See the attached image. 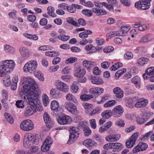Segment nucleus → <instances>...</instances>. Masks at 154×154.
I'll return each mask as SVG.
<instances>
[{
  "label": "nucleus",
  "mask_w": 154,
  "mask_h": 154,
  "mask_svg": "<svg viewBox=\"0 0 154 154\" xmlns=\"http://www.w3.org/2000/svg\"><path fill=\"white\" fill-rule=\"evenodd\" d=\"M42 101L44 105L45 106H47L49 103V99L48 96L45 94L43 95Z\"/></svg>",
  "instance_id": "8fccbe9b"
},
{
  "label": "nucleus",
  "mask_w": 154,
  "mask_h": 154,
  "mask_svg": "<svg viewBox=\"0 0 154 154\" xmlns=\"http://www.w3.org/2000/svg\"><path fill=\"white\" fill-rule=\"evenodd\" d=\"M23 35L25 37L30 39L36 41L38 39V37L36 35H31L27 33H24Z\"/></svg>",
  "instance_id": "ea45409f"
},
{
  "label": "nucleus",
  "mask_w": 154,
  "mask_h": 154,
  "mask_svg": "<svg viewBox=\"0 0 154 154\" xmlns=\"http://www.w3.org/2000/svg\"><path fill=\"white\" fill-rule=\"evenodd\" d=\"M113 93L116 94V96L118 98H121L123 96V92L119 87H116L113 89Z\"/></svg>",
  "instance_id": "bb28decb"
},
{
  "label": "nucleus",
  "mask_w": 154,
  "mask_h": 154,
  "mask_svg": "<svg viewBox=\"0 0 154 154\" xmlns=\"http://www.w3.org/2000/svg\"><path fill=\"white\" fill-rule=\"evenodd\" d=\"M90 124L91 127L94 129H95L96 128L97 125L96 123V121L94 119H92L90 120Z\"/></svg>",
  "instance_id": "0e129e2a"
},
{
  "label": "nucleus",
  "mask_w": 154,
  "mask_h": 154,
  "mask_svg": "<svg viewBox=\"0 0 154 154\" xmlns=\"http://www.w3.org/2000/svg\"><path fill=\"white\" fill-rule=\"evenodd\" d=\"M93 74L96 75H100L101 72L99 70L97 67H95L93 70Z\"/></svg>",
  "instance_id": "052dcab7"
},
{
  "label": "nucleus",
  "mask_w": 154,
  "mask_h": 154,
  "mask_svg": "<svg viewBox=\"0 0 154 154\" xmlns=\"http://www.w3.org/2000/svg\"><path fill=\"white\" fill-rule=\"evenodd\" d=\"M138 132L135 133L127 140L125 144L127 148H130L134 145L138 138Z\"/></svg>",
  "instance_id": "9d476101"
},
{
  "label": "nucleus",
  "mask_w": 154,
  "mask_h": 154,
  "mask_svg": "<svg viewBox=\"0 0 154 154\" xmlns=\"http://www.w3.org/2000/svg\"><path fill=\"white\" fill-rule=\"evenodd\" d=\"M26 85L23 86L20 92L21 95H25L28 93L29 100L31 101L32 97H39L40 91L38 88V87L35 82L33 79L30 78L25 79Z\"/></svg>",
  "instance_id": "f257e3e1"
},
{
  "label": "nucleus",
  "mask_w": 154,
  "mask_h": 154,
  "mask_svg": "<svg viewBox=\"0 0 154 154\" xmlns=\"http://www.w3.org/2000/svg\"><path fill=\"white\" fill-rule=\"evenodd\" d=\"M89 79L91 82L94 84L100 85L103 83V81L102 79L98 76H90Z\"/></svg>",
  "instance_id": "6ab92c4d"
},
{
  "label": "nucleus",
  "mask_w": 154,
  "mask_h": 154,
  "mask_svg": "<svg viewBox=\"0 0 154 154\" xmlns=\"http://www.w3.org/2000/svg\"><path fill=\"white\" fill-rule=\"evenodd\" d=\"M68 5L65 3H62L59 5L58 7L62 10H67Z\"/></svg>",
  "instance_id": "13d9d810"
},
{
  "label": "nucleus",
  "mask_w": 154,
  "mask_h": 154,
  "mask_svg": "<svg viewBox=\"0 0 154 154\" xmlns=\"http://www.w3.org/2000/svg\"><path fill=\"white\" fill-rule=\"evenodd\" d=\"M149 59L146 57H141L137 60V63L140 66H143L147 64L149 61Z\"/></svg>",
  "instance_id": "c756f323"
},
{
  "label": "nucleus",
  "mask_w": 154,
  "mask_h": 154,
  "mask_svg": "<svg viewBox=\"0 0 154 154\" xmlns=\"http://www.w3.org/2000/svg\"><path fill=\"white\" fill-rule=\"evenodd\" d=\"M66 98L68 101H71L75 104H77L78 101L77 99L72 94L68 93L66 96Z\"/></svg>",
  "instance_id": "f704fd0d"
},
{
  "label": "nucleus",
  "mask_w": 154,
  "mask_h": 154,
  "mask_svg": "<svg viewBox=\"0 0 154 154\" xmlns=\"http://www.w3.org/2000/svg\"><path fill=\"white\" fill-rule=\"evenodd\" d=\"M123 112V108L120 105L116 106L113 112V115L114 117L118 118L121 116Z\"/></svg>",
  "instance_id": "aec40b11"
},
{
  "label": "nucleus",
  "mask_w": 154,
  "mask_h": 154,
  "mask_svg": "<svg viewBox=\"0 0 154 154\" xmlns=\"http://www.w3.org/2000/svg\"><path fill=\"white\" fill-rule=\"evenodd\" d=\"M79 24L82 26H85L86 24V22L85 20L83 19L80 18L78 20Z\"/></svg>",
  "instance_id": "338daca9"
},
{
  "label": "nucleus",
  "mask_w": 154,
  "mask_h": 154,
  "mask_svg": "<svg viewBox=\"0 0 154 154\" xmlns=\"http://www.w3.org/2000/svg\"><path fill=\"white\" fill-rule=\"evenodd\" d=\"M56 86L58 90L65 92L68 91L69 88L66 84L58 80L56 82Z\"/></svg>",
  "instance_id": "2eb2a0df"
},
{
  "label": "nucleus",
  "mask_w": 154,
  "mask_h": 154,
  "mask_svg": "<svg viewBox=\"0 0 154 154\" xmlns=\"http://www.w3.org/2000/svg\"><path fill=\"white\" fill-rule=\"evenodd\" d=\"M4 49L6 52L13 54L14 52V49L12 46L8 45H5L4 46Z\"/></svg>",
  "instance_id": "4c0bfd02"
},
{
  "label": "nucleus",
  "mask_w": 154,
  "mask_h": 154,
  "mask_svg": "<svg viewBox=\"0 0 154 154\" xmlns=\"http://www.w3.org/2000/svg\"><path fill=\"white\" fill-rule=\"evenodd\" d=\"M112 115L110 110H107L102 113L101 116L103 118L109 119L111 117Z\"/></svg>",
  "instance_id": "79ce46f5"
},
{
  "label": "nucleus",
  "mask_w": 154,
  "mask_h": 154,
  "mask_svg": "<svg viewBox=\"0 0 154 154\" xmlns=\"http://www.w3.org/2000/svg\"><path fill=\"white\" fill-rule=\"evenodd\" d=\"M92 33V31L87 30H85L84 32H81L79 34V36L82 38H85L88 37V34H91Z\"/></svg>",
  "instance_id": "2f4dec72"
},
{
  "label": "nucleus",
  "mask_w": 154,
  "mask_h": 154,
  "mask_svg": "<svg viewBox=\"0 0 154 154\" xmlns=\"http://www.w3.org/2000/svg\"><path fill=\"white\" fill-rule=\"evenodd\" d=\"M4 116L7 121L10 124H12L14 122V120L12 116L10 114L7 113H5Z\"/></svg>",
  "instance_id": "a18cd8bd"
},
{
  "label": "nucleus",
  "mask_w": 154,
  "mask_h": 154,
  "mask_svg": "<svg viewBox=\"0 0 154 154\" xmlns=\"http://www.w3.org/2000/svg\"><path fill=\"white\" fill-rule=\"evenodd\" d=\"M77 60V59L75 57H70L66 60L65 63L66 64L72 63Z\"/></svg>",
  "instance_id": "09e8293b"
},
{
  "label": "nucleus",
  "mask_w": 154,
  "mask_h": 154,
  "mask_svg": "<svg viewBox=\"0 0 154 154\" xmlns=\"http://www.w3.org/2000/svg\"><path fill=\"white\" fill-rule=\"evenodd\" d=\"M112 143H109L104 145L103 148L104 149L108 150L112 148Z\"/></svg>",
  "instance_id": "774afa93"
},
{
  "label": "nucleus",
  "mask_w": 154,
  "mask_h": 154,
  "mask_svg": "<svg viewBox=\"0 0 154 154\" xmlns=\"http://www.w3.org/2000/svg\"><path fill=\"white\" fill-rule=\"evenodd\" d=\"M70 134L69 139L67 142V143L71 144L73 143L74 140L78 137L79 133L78 132V129L75 127H72L70 128Z\"/></svg>",
  "instance_id": "0eeeda50"
},
{
  "label": "nucleus",
  "mask_w": 154,
  "mask_h": 154,
  "mask_svg": "<svg viewBox=\"0 0 154 154\" xmlns=\"http://www.w3.org/2000/svg\"><path fill=\"white\" fill-rule=\"evenodd\" d=\"M60 60L61 59L60 57H56L53 59L52 63L53 65H56L58 64Z\"/></svg>",
  "instance_id": "e2e57ef3"
},
{
  "label": "nucleus",
  "mask_w": 154,
  "mask_h": 154,
  "mask_svg": "<svg viewBox=\"0 0 154 154\" xmlns=\"http://www.w3.org/2000/svg\"><path fill=\"white\" fill-rule=\"evenodd\" d=\"M51 109L56 112L60 110L59 103L55 100H53L51 103Z\"/></svg>",
  "instance_id": "a878e982"
},
{
  "label": "nucleus",
  "mask_w": 154,
  "mask_h": 154,
  "mask_svg": "<svg viewBox=\"0 0 154 154\" xmlns=\"http://www.w3.org/2000/svg\"><path fill=\"white\" fill-rule=\"evenodd\" d=\"M120 138V135L119 134H117L107 136L105 138V140L108 141L113 142L117 141Z\"/></svg>",
  "instance_id": "b1692460"
},
{
  "label": "nucleus",
  "mask_w": 154,
  "mask_h": 154,
  "mask_svg": "<svg viewBox=\"0 0 154 154\" xmlns=\"http://www.w3.org/2000/svg\"><path fill=\"white\" fill-rule=\"evenodd\" d=\"M130 29L129 26H122L120 29L118 31H116V36H124L126 35V33L129 31Z\"/></svg>",
  "instance_id": "a211bd4d"
},
{
  "label": "nucleus",
  "mask_w": 154,
  "mask_h": 154,
  "mask_svg": "<svg viewBox=\"0 0 154 154\" xmlns=\"http://www.w3.org/2000/svg\"><path fill=\"white\" fill-rule=\"evenodd\" d=\"M47 10L48 11L47 14L50 16L53 17H55L56 15L54 13V8L51 6L48 7L47 8Z\"/></svg>",
  "instance_id": "e433bc0d"
},
{
  "label": "nucleus",
  "mask_w": 154,
  "mask_h": 154,
  "mask_svg": "<svg viewBox=\"0 0 154 154\" xmlns=\"http://www.w3.org/2000/svg\"><path fill=\"white\" fill-rule=\"evenodd\" d=\"M86 72L85 70L83 68L81 67L77 69V72L75 73V75L78 78L83 77Z\"/></svg>",
  "instance_id": "c85d7f7f"
},
{
  "label": "nucleus",
  "mask_w": 154,
  "mask_h": 154,
  "mask_svg": "<svg viewBox=\"0 0 154 154\" xmlns=\"http://www.w3.org/2000/svg\"><path fill=\"white\" fill-rule=\"evenodd\" d=\"M15 63L12 60H6L0 64V76L3 77L6 72H9L14 69Z\"/></svg>",
  "instance_id": "f03ea898"
},
{
  "label": "nucleus",
  "mask_w": 154,
  "mask_h": 154,
  "mask_svg": "<svg viewBox=\"0 0 154 154\" xmlns=\"http://www.w3.org/2000/svg\"><path fill=\"white\" fill-rule=\"evenodd\" d=\"M43 117L44 122L46 124L48 128H50L53 126L54 123V121L51 119L47 112H45L43 115Z\"/></svg>",
  "instance_id": "ddd939ff"
},
{
  "label": "nucleus",
  "mask_w": 154,
  "mask_h": 154,
  "mask_svg": "<svg viewBox=\"0 0 154 154\" xmlns=\"http://www.w3.org/2000/svg\"><path fill=\"white\" fill-rule=\"evenodd\" d=\"M82 13L85 16L87 17H91L92 16L93 13V8L91 10L85 9L82 10Z\"/></svg>",
  "instance_id": "72a5a7b5"
},
{
  "label": "nucleus",
  "mask_w": 154,
  "mask_h": 154,
  "mask_svg": "<svg viewBox=\"0 0 154 154\" xmlns=\"http://www.w3.org/2000/svg\"><path fill=\"white\" fill-rule=\"evenodd\" d=\"M96 41L97 44L98 45H102L105 42V40L103 38L99 37L96 38Z\"/></svg>",
  "instance_id": "de8ad7c7"
},
{
  "label": "nucleus",
  "mask_w": 154,
  "mask_h": 154,
  "mask_svg": "<svg viewBox=\"0 0 154 154\" xmlns=\"http://www.w3.org/2000/svg\"><path fill=\"white\" fill-rule=\"evenodd\" d=\"M29 101V104L27 106L26 108L25 111H24V115L25 116H30L36 112V105L38 103V100L36 98V99H34L32 97V100L31 101L29 100V97H27Z\"/></svg>",
  "instance_id": "7ed1b4c3"
},
{
  "label": "nucleus",
  "mask_w": 154,
  "mask_h": 154,
  "mask_svg": "<svg viewBox=\"0 0 154 154\" xmlns=\"http://www.w3.org/2000/svg\"><path fill=\"white\" fill-rule=\"evenodd\" d=\"M21 56L18 57L17 62L19 63H21L25 60L28 57L29 55V50L25 47H22L20 49Z\"/></svg>",
  "instance_id": "6e6552de"
},
{
  "label": "nucleus",
  "mask_w": 154,
  "mask_h": 154,
  "mask_svg": "<svg viewBox=\"0 0 154 154\" xmlns=\"http://www.w3.org/2000/svg\"><path fill=\"white\" fill-rule=\"evenodd\" d=\"M34 125L33 123L29 119L22 122L20 125V128L23 130L29 131L33 129Z\"/></svg>",
  "instance_id": "1a4fd4ad"
},
{
  "label": "nucleus",
  "mask_w": 154,
  "mask_h": 154,
  "mask_svg": "<svg viewBox=\"0 0 154 154\" xmlns=\"http://www.w3.org/2000/svg\"><path fill=\"white\" fill-rule=\"evenodd\" d=\"M110 63L108 62L104 61L101 63V67L104 69H106L109 67Z\"/></svg>",
  "instance_id": "680f3d73"
},
{
  "label": "nucleus",
  "mask_w": 154,
  "mask_h": 154,
  "mask_svg": "<svg viewBox=\"0 0 154 154\" xmlns=\"http://www.w3.org/2000/svg\"><path fill=\"white\" fill-rule=\"evenodd\" d=\"M57 38L62 41L66 42L69 39L70 36L63 34H61L58 36Z\"/></svg>",
  "instance_id": "c03bdc74"
},
{
  "label": "nucleus",
  "mask_w": 154,
  "mask_h": 154,
  "mask_svg": "<svg viewBox=\"0 0 154 154\" xmlns=\"http://www.w3.org/2000/svg\"><path fill=\"white\" fill-rule=\"evenodd\" d=\"M94 96L93 95L83 94L80 96V99L83 101H88L93 98Z\"/></svg>",
  "instance_id": "c9c22d12"
},
{
  "label": "nucleus",
  "mask_w": 154,
  "mask_h": 154,
  "mask_svg": "<svg viewBox=\"0 0 154 154\" xmlns=\"http://www.w3.org/2000/svg\"><path fill=\"white\" fill-rule=\"evenodd\" d=\"M103 89L101 88L96 87L90 88L89 90V93L93 94L94 96L99 95L103 92Z\"/></svg>",
  "instance_id": "5701e85b"
},
{
  "label": "nucleus",
  "mask_w": 154,
  "mask_h": 154,
  "mask_svg": "<svg viewBox=\"0 0 154 154\" xmlns=\"http://www.w3.org/2000/svg\"><path fill=\"white\" fill-rule=\"evenodd\" d=\"M65 107L70 113L75 115H77L78 111L76 106L70 102H67L65 104Z\"/></svg>",
  "instance_id": "9b49d317"
},
{
  "label": "nucleus",
  "mask_w": 154,
  "mask_h": 154,
  "mask_svg": "<svg viewBox=\"0 0 154 154\" xmlns=\"http://www.w3.org/2000/svg\"><path fill=\"white\" fill-rule=\"evenodd\" d=\"M32 134H30L24 137L23 140V146L26 148L30 147L32 145Z\"/></svg>",
  "instance_id": "f3484780"
},
{
  "label": "nucleus",
  "mask_w": 154,
  "mask_h": 154,
  "mask_svg": "<svg viewBox=\"0 0 154 154\" xmlns=\"http://www.w3.org/2000/svg\"><path fill=\"white\" fill-rule=\"evenodd\" d=\"M149 114L147 113L144 115H140L138 116L137 120V123L140 125L144 123L149 119Z\"/></svg>",
  "instance_id": "dca6fc26"
},
{
  "label": "nucleus",
  "mask_w": 154,
  "mask_h": 154,
  "mask_svg": "<svg viewBox=\"0 0 154 154\" xmlns=\"http://www.w3.org/2000/svg\"><path fill=\"white\" fill-rule=\"evenodd\" d=\"M39 97H39H33V99H36H36H37L38 100V104H37V105H36V106H36L37 107H36V111H42V110H43V109H42V108L41 106H40V101L39 100V99H38V97Z\"/></svg>",
  "instance_id": "6e6d98bb"
},
{
  "label": "nucleus",
  "mask_w": 154,
  "mask_h": 154,
  "mask_svg": "<svg viewBox=\"0 0 154 154\" xmlns=\"http://www.w3.org/2000/svg\"><path fill=\"white\" fill-rule=\"evenodd\" d=\"M101 109L98 107H96L90 113L91 116H93L96 114H98L100 112Z\"/></svg>",
  "instance_id": "5fc2aeb1"
},
{
  "label": "nucleus",
  "mask_w": 154,
  "mask_h": 154,
  "mask_svg": "<svg viewBox=\"0 0 154 154\" xmlns=\"http://www.w3.org/2000/svg\"><path fill=\"white\" fill-rule=\"evenodd\" d=\"M93 11L98 16L105 15L107 14L106 11L103 8H93Z\"/></svg>",
  "instance_id": "393cba45"
},
{
  "label": "nucleus",
  "mask_w": 154,
  "mask_h": 154,
  "mask_svg": "<svg viewBox=\"0 0 154 154\" xmlns=\"http://www.w3.org/2000/svg\"><path fill=\"white\" fill-rule=\"evenodd\" d=\"M148 148L147 144L145 143H140L133 149V152L134 153H137L140 151L145 150Z\"/></svg>",
  "instance_id": "4468645a"
},
{
  "label": "nucleus",
  "mask_w": 154,
  "mask_h": 154,
  "mask_svg": "<svg viewBox=\"0 0 154 154\" xmlns=\"http://www.w3.org/2000/svg\"><path fill=\"white\" fill-rule=\"evenodd\" d=\"M121 3L126 6H129L131 4L130 0H120Z\"/></svg>",
  "instance_id": "bf43d9fd"
},
{
  "label": "nucleus",
  "mask_w": 154,
  "mask_h": 154,
  "mask_svg": "<svg viewBox=\"0 0 154 154\" xmlns=\"http://www.w3.org/2000/svg\"><path fill=\"white\" fill-rule=\"evenodd\" d=\"M18 81V78L17 76L14 77L12 79L11 82L10 77L8 75H6L3 78V82L5 85L8 87L11 85V89L13 90L16 89Z\"/></svg>",
  "instance_id": "20e7f679"
},
{
  "label": "nucleus",
  "mask_w": 154,
  "mask_h": 154,
  "mask_svg": "<svg viewBox=\"0 0 154 154\" xmlns=\"http://www.w3.org/2000/svg\"><path fill=\"white\" fill-rule=\"evenodd\" d=\"M38 65V63L36 61L31 60L27 63L24 66L23 69L26 72L32 73L36 71Z\"/></svg>",
  "instance_id": "39448f33"
},
{
  "label": "nucleus",
  "mask_w": 154,
  "mask_h": 154,
  "mask_svg": "<svg viewBox=\"0 0 154 154\" xmlns=\"http://www.w3.org/2000/svg\"><path fill=\"white\" fill-rule=\"evenodd\" d=\"M83 144L87 147L96 146L97 144L91 139H88L85 140L83 143Z\"/></svg>",
  "instance_id": "cd10ccee"
},
{
  "label": "nucleus",
  "mask_w": 154,
  "mask_h": 154,
  "mask_svg": "<svg viewBox=\"0 0 154 154\" xmlns=\"http://www.w3.org/2000/svg\"><path fill=\"white\" fill-rule=\"evenodd\" d=\"M45 54L46 56L53 57L58 55L59 53L57 51H48L45 52Z\"/></svg>",
  "instance_id": "58836bf2"
},
{
  "label": "nucleus",
  "mask_w": 154,
  "mask_h": 154,
  "mask_svg": "<svg viewBox=\"0 0 154 154\" xmlns=\"http://www.w3.org/2000/svg\"><path fill=\"white\" fill-rule=\"evenodd\" d=\"M145 72L149 76L154 75V67L152 66L148 68L145 71Z\"/></svg>",
  "instance_id": "37998d69"
},
{
  "label": "nucleus",
  "mask_w": 154,
  "mask_h": 154,
  "mask_svg": "<svg viewBox=\"0 0 154 154\" xmlns=\"http://www.w3.org/2000/svg\"><path fill=\"white\" fill-rule=\"evenodd\" d=\"M112 146L113 149V151L118 152L122 149V145L120 143H112Z\"/></svg>",
  "instance_id": "7c9ffc66"
},
{
  "label": "nucleus",
  "mask_w": 154,
  "mask_h": 154,
  "mask_svg": "<svg viewBox=\"0 0 154 154\" xmlns=\"http://www.w3.org/2000/svg\"><path fill=\"white\" fill-rule=\"evenodd\" d=\"M133 56V54L130 52H127L124 55V58L127 60L131 59Z\"/></svg>",
  "instance_id": "3c124183"
},
{
  "label": "nucleus",
  "mask_w": 154,
  "mask_h": 154,
  "mask_svg": "<svg viewBox=\"0 0 154 154\" xmlns=\"http://www.w3.org/2000/svg\"><path fill=\"white\" fill-rule=\"evenodd\" d=\"M83 130L84 135L85 136H88L91 133L90 129L87 126H83Z\"/></svg>",
  "instance_id": "49530a36"
},
{
  "label": "nucleus",
  "mask_w": 154,
  "mask_h": 154,
  "mask_svg": "<svg viewBox=\"0 0 154 154\" xmlns=\"http://www.w3.org/2000/svg\"><path fill=\"white\" fill-rule=\"evenodd\" d=\"M67 10L68 12L71 13H74L76 11V9L74 8L72 4L71 5H68Z\"/></svg>",
  "instance_id": "4d7b16f0"
},
{
  "label": "nucleus",
  "mask_w": 154,
  "mask_h": 154,
  "mask_svg": "<svg viewBox=\"0 0 154 154\" xmlns=\"http://www.w3.org/2000/svg\"><path fill=\"white\" fill-rule=\"evenodd\" d=\"M148 100L143 98H140L137 100V102L135 104V106L136 107H143L147 105Z\"/></svg>",
  "instance_id": "412c9836"
},
{
  "label": "nucleus",
  "mask_w": 154,
  "mask_h": 154,
  "mask_svg": "<svg viewBox=\"0 0 154 154\" xmlns=\"http://www.w3.org/2000/svg\"><path fill=\"white\" fill-rule=\"evenodd\" d=\"M67 21L68 23L71 24L74 26H77L78 25V24L75 22L73 20V18L72 17H69L67 18Z\"/></svg>",
  "instance_id": "864d4df0"
},
{
  "label": "nucleus",
  "mask_w": 154,
  "mask_h": 154,
  "mask_svg": "<svg viewBox=\"0 0 154 154\" xmlns=\"http://www.w3.org/2000/svg\"><path fill=\"white\" fill-rule=\"evenodd\" d=\"M116 103L115 100H112L107 101L104 105L105 107H109L114 106Z\"/></svg>",
  "instance_id": "a19ab883"
},
{
  "label": "nucleus",
  "mask_w": 154,
  "mask_h": 154,
  "mask_svg": "<svg viewBox=\"0 0 154 154\" xmlns=\"http://www.w3.org/2000/svg\"><path fill=\"white\" fill-rule=\"evenodd\" d=\"M152 0H139L135 4V6L138 9L146 10L149 9L150 6V2Z\"/></svg>",
  "instance_id": "423d86ee"
},
{
  "label": "nucleus",
  "mask_w": 154,
  "mask_h": 154,
  "mask_svg": "<svg viewBox=\"0 0 154 154\" xmlns=\"http://www.w3.org/2000/svg\"><path fill=\"white\" fill-rule=\"evenodd\" d=\"M140 82V78L137 75L131 79V82L135 84L137 88H138L140 87L139 84Z\"/></svg>",
  "instance_id": "473e14b6"
},
{
  "label": "nucleus",
  "mask_w": 154,
  "mask_h": 154,
  "mask_svg": "<svg viewBox=\"0 0 154 154\" xmlns=\"http://www.w3.org/2000/svg\"><path fill=\"white\" fill-rule=\"evenodd\" d=\"M72 121L71 117L65 115L59 117L57 119L58 123L62 125L69 124Z\"/></svg>",
  "instance_id": "f8f14e48"
},
{
  "label": "nucleus",
  "mask_w": 154,
  "mask_h": 154,
  "mask_svg": "<svg viewBox=\"0 0 154 154\" xmlns=\"http://www.w3.org/2000/svg\"><path fill=\"white\" fill-rule=\"evenodd\" d=\"M148 28V26L145 24H140L139 30L141 31H144Z\"/></svg>",
  "instance_id": "69168bd1"
},
{
  "label": "nucleus",
  "mask_w": 154,
  "mask_h": 154,
  "mask_svg": "<svg viewBox=\"0 0 154 154\" xmlns=\"http://www.w3.org/2000/svg\"><path fill=\"white\" fill-rule=\"evenodd\" d=\"M51 142L48 139H46L42 146L41 149L42 151L45 152L49 150L51 145Z\"/></svg>",
  "instance_id": "4be33fe9"
},
{
  "label": "nucleus",
  "mask_w": 154,
  "mask_h": 154,
  "mask_svg": "<svg viewBox=\"0 0 154 154\" xmlns=\"http://www.w3.org/2000/svg\"><path fill=\"white\" fill-rule=\"evenodd\" d=\"M16 105L18 108H23L24 107V102L22 100H17L16 102Z\"/></svg>",
  "instance_id": "603ef678"
}]
</instances>
